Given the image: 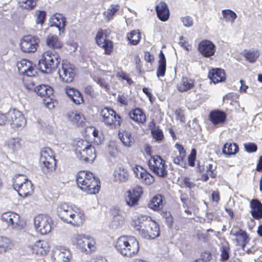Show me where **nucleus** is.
Masks as SVG:
<instances>
[{
  "instance_id": "4d7b16f0",
  "label": "nucleus",
  "mask_w": 262,
  "mask_h": 262,
  "mask_svg": "<svg viewBox=\"0 0 262 262\" xmlns=\"http://www.w3.org/2000/svg\"><path fill=\"white\" fill-rule=\"evenodd\" d=\"M72 101L76 104H80L83 102V97L80 92L78 91L76 92L75 95L71 99Z\"/></svg>"
},
{
  "instance_id": "8fccbe9b",
  "label": "nucleus",
  "mask_w": 262,
  "mask_h": 262,
  "mask_svg": "<svg viewBox=\"0 0 262 262\" xmlns=\"http://www.w3.org/2000/svg\"><path fill=\"white\" fill-rule=\"evenodd\" d=\"M19 6L23 8L30 10L36 5V0H18Z\"/></svg>"
},
{
  "instance_id": "20e7f679",
  "label": "nucleus",
  "mask_w": 262,
  "mask_h": 262,
  "mask_svg": "<svg viewBox=\"0 0 262 262\" xmlns=\"http://www.w3.org/2000/svg\"><path fill=\"white\" fill-rule=\"evenodd\" d=\"M71 243L81 252L91 253L96 249V241L94 238L84 234L78 232L73 233Z\"/></svg>"
},
{
  "instance_id": "f704fd0d",
  "label": "nucleus",
  "mask_w": 262,
  "mask_h": 262,
  "mask_svg": "<svg viewBox=\"0 0 262 262\" xmlns=\"http://www.w3.org/2000/svg\"><path fill=\"white\" fill-rule=\"evenodd\" d=\"M46 44L48 47L52 49H60L62 46V42L59 40L57 36L52 34L47 37Z\"/></svg>"
},
{
  "instance_id": "680f3d73",
  "label": "nucleus",
  "mask_w": 262,
  "mask_h": 262,
  "mask_svg": "<svg viewBox=\"0 0 262 262\" xmlns=\"http://www.w3.org/2000/svg\"><path fill=\"white\" fill-rule=\"evenodd\" d=\"M52 96L43 98V103L49 109H52L54 107V103L52 101Z\"/></svg>"
},
{
  "instance_id": "603ef678",
  "label": "nucleus",
  "mask_w": 262,
  "mask_h": 262,
  "mask_svg": "<svg viewBox=\"0 0 262 262\" xmlns=\"http://www.w3.org/2000/svg\"><path fill=\"white\" fill-rule=\"evenodd\" d=\"M185 157L186 155L181 152L180 155L173 158V161L176 164L179 165L181 167H184L186 165V163L184 161Z\"/></svg>"
},
{
  "instance_id": "39448f33",
  "label": "nucleus",
  "mask_w": 262,
  "mask_h": 262,
  "mask_svg": "<svg viewBox=\"0 0 262 262\" xmlns=\"http://www.w3.org/2000/svg\"><path fill=\"white\" fill-rule=\"evenodd\" d=\"M58 54L55 51H47L38 61V67L43 73H49L55 69L59 64Z\"/></svg>"
},
{
  "instance_id": "dca6fc26",
  "label": "nucleus",
  "mask_w": 262,
  "mask_h": 262,
  "mask_svg": "<svg viewBox=\"0 0 262 262\" xmlns=\"http://www.w3.org/2000/svg\"><path fill=\"white\" fill-rule=\"evenodd\" d=\"M58 74L62 81L72 82L75 76V67L73 64L63 61L62 63L61 68L58 71Z\"/></svg>"
},
{
  "instance_id": "de8ad7c7",
  "label": "nucleus",
  "mask_w": 262,
  "mask_h": 262,
  "mask_svg": "<svg viewBox=\"0 0 262 262\" xmlns=\"http://www.w3.org/2000/svg\"><path fill=\"white\" fill-rule=\"evenodd\" d=\"M120 6L119 5H111L107 10L104 12V16L108 20L112 19L114 15L119 10Z\"/></svg>"
},
{
  "instance_id": "412c9836",
  "label": "nucleus",
  "mask_w": 262,
  "mask_h": 262,
  "mask_svg": "<svg viewBox=\"0 0 262 262\" xmlns=\"http://www.w3.org/2000/svg\"><path fill=\"white\" fill-rule=\"evenodd\" d=\"M198 49L202 55L209 57L214 55L215 52V46L210 40L205 39L199 43Z\"/></svg>"
},
{
  "instance_id": "e2e57ef3",
  "label": "nucleus",
  "mask_w": 262,
  "mask_h": 262,
  "mask_svg": "<svg viewBox=\"0 0 262 262\" xmlns=\"http://www.w3.org/2000/svg\"><path fill=\"white\" fill-rule=\"evenodd\" d=\"M133 170L136 177H137L139 179L145 170V169L143 168L141 166L137 165L134 167Z\"/></svg>"
},
{
  "instance_id": "69168bd1",
  "label": "nucleus",
  "mask_w": 262,
  "mask_h": 262,
  "mask_svg": "<svg viewBox=\"0 0 262 262\" xmlns=\"http://www.w3.org/2000/svg\"><path fill=\"white\" fill-rule=\"evenodd\" d=\"M183 182L185 186L189 189L194 188L195 184L192 182L189 178L185 177L183 180Z\"/></svg>"
},
{
  "instance_id": "49530a36",
  "label": "nucleus",
  "mask_w": 262,
  "mask_h": 262,
  "mask_svg": "<svg viewBox=\"0 0 262 262\" xmlns=\"http://www.w3.org/2000/svg\"><path fill=\"white\" fill-rule=\"evenodd\" d=\"M222 13L223 18L226 21L231 22V23H233L237 17L236 14L230 9H224L222 10Z\"/></svg>"
},
{
  "instance_id": "0e129e2a",
  "label": "nucleus",
  "mask_w": 262,
  "mask_h": 262,
  "mask_svg": "<svg viewBox=\"0 0 262 262\" xmlns=\"http://www.w3.org/2000/svg\"><path fill=\"white\" fill-rule=\"evenodd\" d=\"M78 91V90L70 86H66L65 88V92L71 99L75 95L76 92H77Z\"/></svg>"
},
{
  "instance_id": "0eeeda50",
  "label": "nucleus",
  "mask_w": 262,
  "mask_h": 262,
  "mask_svg": "<svg viewBox=\"0 0 262 262\" xmlns=\"http://www.w3.org/2000/svg\"><path fill=\"white\" fill-rule=\"evenodd\" d=\"M13 187L18 194L23 197L30 195L33 192L32 182L23 174H16L12 179Z\"/></svg>"
},
{
  "instance_id": "bf43d9fd",
  "label": "nucleus",
  "mask_w": 262,
  "mask_h": 262,
  "mask_svg": "<svg viewBox=\"0 0 262 262\" xmlns=\"http://www.w3.org/2000/svg\"><path fill=\"white\" fill-rule=\"evenodd\" d=\"M179 45L186 50L189 51L191 50V46L188 43L186 38H184L183 36L180 37L179 42Z\"/></svg>"
},
{
  "instance_id": "7c9ffc66",
  "label": "nucleus",
  "mask_w": 262,
  "mask_h": 262,
  "mask_svg": "<svg viewBox=\"0 0 262 262\" xmlns=\"http://www.w3.org/2000/svg\"><path fill=\"white\" fill-rule=\"evenodd\" d=\"M194 86V80L186 77H183L177 85L178 90L181 92H186Z\"/></svg>"
},
{
  "instance_id": "052dcab7",
  "label": "nucleus",
  "mask_w": 262,
  "mask_h": 262,
  "mask_svg": "<svg viewBox=\"0 0 262 262\" xmlns=\"http://www.w3.org/2000/svg\"><path fill=\"white\" fill-rule=\"evenodd\" d=\"M246 150L249 153L255 152L257 147L256 145L253 143H248L244 144Z\"/></svg>"
},
{
  "instance_id": "c03bdc74",
  "label": "nucleus",
  "mask_w": 262,
  "mask_h": 262,
  "mask_svg": "<svg viewBox=\"0 0 262 262\" xmlns=\"http://www.w3.org/2000/svg\"><path fill=\"white\" fill-rule=\"evenodd\" d=\"M127 38L132 45H137L140 39V33L137 30H133L127 34Z\"/></svg>"
},
{
  "instance_id": "f8f14e48",
  "label": "nucleus",
  "mask_w": 262,
  "mask_h": 262,
  "mask_svg": "<svg viewBox=\"0 0 262 262\" xmlns=\"http://www.w3.org/2000/svg\"><path fill=\"white\" fill-rule=\"evenodd\" d=\"M148 166L150 169L159 177L164 178L167 175L165 161L159 156L151 157L148 160Z\"/></svg>"
},
{
  "instance_id": "4468645a",
  "label": "nucleus",
  "mask_w": 262,
  "mask_h": 262,
  "mask_svg": "<svg viewBox=\"0 0 262 262\" xmlns=\"http://www.w3.org/2000/svg\"><path fill=\"white\" fill-rule=\"evenodd\" d=\"M91 77L100 87L104 88L106 91L110 90V82L112 79V75L110 71L99 70L95 71Z\"/></svg>"
},
{
  "instance_id": "aec40b11",
  "label": "nucleus",
  "mask_w": 262,
  "mask_h": 262,
  "mask_svg": "<svg viewBox=\"0 0 262 262\" xmlns=\"http://www.w3.org/2000/svg\"><path fill=\"white\" fill-rule=\"evenodd\" d=\"M17 67L20 74L27 76H33L36 73L32 62L26 59H21L18 62Z\"/></svg>"
},
{
  "instance_id": "9b49d317",
  "label": "nucleus",
  "mask_w": 262,
  "mask_h": 262,
  "mask_svg": "<svg viewBox=\"0 0 262 262\" xmlns=\"http://www.w3.org/2000/svg\"><path fill=\"white\" fill-rule=\"evenodd\" d=\"M53 224L52 218L46 214H38L34 219V225L36 231L42 235L47 234L51 232Z\"/></svg>"
},
{
  "instance_id": "13d9d810",
  "label": "nucleus",
  "mask_w": 262,
  "mask_h": 262,
  "mask_svg": "<svg viewBox=\"0 0 262 262\" xmlns=\"http://www.w3.org/2000/svg\"><path fill=\"white\" fill-rule=\"evenodd\" d=\"M215 168L216 167H214L212 164H209L206 166V172L212 178H215L216 177V173L214 172Z\"/></svg>"
},
{
  "instance_id": "f3484780",
  "label": "nucleus",
  "mask_w": 262,
  "mask_h": 262,
  "mask_svg": "<svg viewBox=\"0 0 262 262\" xmlns=\"http://www.w3.org/2000/svg\"><path fill=\"white\" fill-rule=\"evenodd\" d=\"M1 219L9 228L17 230L21 228L19 215L14 212L8 211L3 213Z\"/></svg>"
},
{
  "instance_id": "6ab92c4d",
  "label": "nucleus",
  "mask_w": 262,
  "mask_h": 262,
  "mask_svg": "<svg viewBox=\"0 0 262 262\" xmlns=\"http://www.w3.org/2000/svg\"><path fill=\"white\" fill-rule=\"evenodd\" d=\"M142 193L141 187L135 188L128 190L125 195L126 204L129 207H134L138 203V201Z\"/></svg>"
},
{
  "instance_id": "3c124183",
  "label": "nucleus",
  "mask_w": 262,
  "mask_h": 262,
  "mask_svg": "<svg viewBox=\"0 0 262 262\" xmlns=\"http://www.w3.org/2000/svg\"><path fill=\"white\" fill-rule=\"evenodd\" d=\"M139 180L146 185H150L154 182L155 178L145 170Z\"/></svg>"
},
{
  "instance_id": "cd10ccee",
  "label": "nucleus",
  "mask_w": 262,
  "mask_h": 262,
  "mask_svg": "<svg viewBox=\"0 0 262 262\" xmlns=\"http://www.w3.org/2000/svg\"><path fill=\"white\" fill-rule=\"evenodd\" d=\"M208 77L214 83L224 81L226 79L224 70L219 68L213 69L210 71L208 74Z\"/></svg>"
},
{
  "instance_id": "c756f323",
  "label": "nucleus",
  "mask_w": 262,
  "mask_h": 262,
  "mask_svg": "<svg viewBox=\"0 0 262 262\" xmlns=\"http://www.w3.org/2000/svg\"><path fill=\"white\" fill-rule=\"evenodd\" d=\"M251 211L252 216L257 220L262 218V204L257 199H253L251 202Z\"/></svg>"
},
{
  "instance_id": "864d4df0",
  "label": "nucleus",
  "mask_w": 262,
  "mask_h": 262,
  "mask_svg": "<svg viewBox=\"0 0 262 262\" xmlns=\"http://www.w3.org/2000/svg\"><path fill=\"white\" fill-rule=\"evenodd\" d=\"M36 22L37 24H40L41 26L43 24L46 13L45 11H37L36 12Z\"/></svg>"
},
{
  "instance_id": "1a4fd4ad",
  "label": "nucleus",
  "mask_w": 262,
  "mask_h": 262,
  "mask_svg": "<svg viewBox=\"0 0 262 262\" xmlns=\"http://www.w3.org/2000/svg\"><path fill=\"white\" fill-rule=\"evenodd\" d=\"M84 220L85 215L83 210L73 205L61 221L65 223L78 227L81 226Z\"/></svg>"
},
{
  "instance_id": "e433bc0d",
  "label": "nucleus",
  "mask_w": 262,
  "mask_h": 262,
  "mask_svg": "<svg viewBox=\"0 0 262 262\" xmlns=\"http://www.w3.org/2000/svg\"><path fill=\"white\" fill-rule=\"evenodd\" d=\"M124 218L121 214L120 211L114 215L111 223L110 225L111 228L116 230L120 228L124 223Z\"/></svg>"
},
{
  "instance_id": "5701e85b",
  "label": "nucleus",
  "mask_w": 262,
  "mask_h": 262,
  "mask_svg": "<svg viewBox=\"0 0 262 262\" xmlns=\"http://www.w3.org/2000/svg\"><path fill=\"white\" fill-rule=\"evenodd\" d=\"M29 247L31 249L33 253L38 255H45L50 249L48 243L44 240H39L33 246Z\"/></svg>"
},
{
  "instance_id": "c85d7f7f",
  "label": "nucleus",
  "mask_w": 262,
  "mask_h": 262,
  "mask_svg": "<svg viewBox=\"0 0 262 262\" xmlns=\"http://www.w3.org/2000/svg\"><path fill=\"white\" fill-rule=\"evenodd\" d=\"M51 26L57 27L59 31L63 32L66 20L64 17L61 14H55L52 16L50 19Z\"/></svg>"
},
{
  "instance_id": "ea45409f",
  "label": "nucleus",
  "mask_w": 262,
  "mask_h": 262,
  "mask_svg": "<svg viewBox=\"0 0 262 262\" xmlns=\"http://www.w3.org/2000/svg\"><path fill=\"white\" fill-rule=\"evenodd\" d=\"M13 247L11 240L6 237H0V253H4L11 250Z\"/></svg>"
},
{
  "instance_id": "a211bd4d",
  "label": "nucleus",
  "mask_w": 262,
  "mask_h": 262,
  "mask_svg": "<svg viewBox=\"0 0 262 262\" xmlns=\"http://www.w3.org/2000/svg\"><path fill=\"white\" fill-rule=\"evenodd\" d=\"M39 41L37 37L31 35L25 36L20 41L21 49L25 53L34 52L38 46Z\"/></svg>"
},
{
  "instance_id": "5fc2aeb1",
  "label": "nucleus",
  "mask_w": 262,
  "mask_h": 262,
  "mask_svg": "<svg viewBox=\"0 0 262 262\" xmlns=\"http://www.w3.org/2000/svg\"><path fill=\"white\" fill-rule=\"evenodd\" d=\"M151 134L157 141H161L164 138V135L161 129L156 128L151 131Z\"/></svg>"
},
{
  "instance_id": "6e6552de",
  "label": "nucleus",
  "mask_w": 262,
  "mask_h": 262,
  "mask_svg": "<svg viewBox=\"0 0 262 262\" xmlns=\"http://www.w3.org/2000/svg\"><path fill=\"white\" fill-rule=\"evenodd\" d=\"M40 164L42 171L46 174H51L55 169V159L50 148H45L41 151Z\"/></svg>"
},
{
  "instance_id": "f03ea898",
  "label": "nucleus",
  "mask_w": 262,
  "mask_h": 262,
  "mask_svg": "<svg viewBox=\"0 0 262 262\" xmlns=\"http://www.w3.org/2000/svg\"><path fill=\"white\" fill-rule=\"evenodd\" d=\"M76 182L78 187L88 194H96L100 190L99 179L89 171H79L76 174Z\"/></svg>"
},
{
  "instance_id": "ddd939ff",
  "label": "nucleus",
  "mask_w": 262,
  "mask_h": 262,
  "mask_svg": "<svg viewBox=\"0 0 262 262\" xmlns=\"http://www.w3.org/2000/svg\"><path fill=\"white\" fill-rule=\"evenodd\" d=\"M7 122L14 129H21L25 127L26 120L23 114L16 109L10 110L7 113Z\"/></svg>"
},
{
  "instance_id": "338daca9",
  "label": "nucleus",
  "mask_w": 262,
  "mask_h": 262,
  "mask_svg": "<svg viewBox=\"0 0 262 262\" xmlns=\"http://www.w3.org/2000/svg\"><path fill=\"white\" fill-rule=\"evenodd\" d=\"M89 262H108L107 259L102 256H96L92 258Z\"/></svg>"
},
{
  "instance_id": "bb28decb",
  "label": "nucleus",
  "mask_w": 262,
  "mask_h": 262,
  "mask_svg": "<svg viewBox=\"0 0 262 262\" xmlns=\"http://www.w3.org/2000/svg\"><path fill=\"white\" fill-rule=\"evenodd\" d=\"M156 10L159 19L165 21L169 18V11L167 4L164 2H160L156 6Z\"/></svg>"
},
{
  "instance_id": "72a5a7b5",
  "label": "nucleus",
  "mask_w": 262,
  "mask_h": 262,
  "mask_svg": "<svg viewBox=\"0 0 262 262\" xmlns=\"http://www.w3.org/2000/svg\"><path fill=\"white\" fill-rule=\"evenodd\" d=\"M163 206V196L161 194H157L155 195L148 203V207L156 211L160 210L162 208Z\"/></svg>"
},
{
  "instance_id": "37998d69",
  "label": "nucleus",
  "mask_w": 262,
  "mask_h": 262,
  "mask_svg": "<svg viewBox=\"0 0 262 262\" xmlns=\"http://www.w3.org/2000/svg\"><path fill=\"white\" fill-rule=\"evenodd\" d=\"M238 151V147L236 144L227 143H226L223 149V152L228 155H235Z\"/></svg>"
},
{
  "instance_id": "4c0bfd02",
  "label": "nucleus",
  "mask_w": 262,
  "mask_h": 262,
  "mask_svg": "<svg viewBox=\"0 0 262 262\" xmlns=\"http://www.w3.org/2000/svg\"><path fill=\"white\" fill-rule=\"evenodd\" d=\"M68 117L70 121L77 124L78 126H82L85 120L83 116L77 111H73L69 113L68 115Z\"/></svg>"
},
{
  "instance_id": "6e6d98bb",
  "label": "nucleus",
  "mask_w": 262,
  "mask_h": 262,
  "mask_svg": "<svg viewBox=\"0 0 262 262\" xmlns=\"http://www.w3.org/2000/svg\"><path fill=\"white\" fill-rule=\"evenodd\" d=\"M181 20L183 25L186 27H190L193 24V19L189 16H185L181 18Z\"/></svg>"
},
{
  "instance_id": "f257e3e1",
  "label": "nucleus",
  "mask_w": 262,
  "mask_h": 262,
  "mask_svg": "<svg viewBox=\"0 0 262 262\" xmlns=\"http://www.w3.org/2000/svg\"><path fill=\"white\" fill-rule=\"evenodd\" d=\"M132 226L141 236L146 239H154L160 235L158 224L146 215L138 216L133 221Z\"/></svg>"
},
{
  "instance_id": "a18cd8bd",
  "label": "nucleus",
  "mask_w": 262,
  "mask_h": 262,
  "mask_svg": "<svg viewBox=\"0 0 262 262\" xmlns=\"http://www.w3.org/2000/svg\"><path fill=\"white\" fill-rule=\"evenodd\" d=\"M230 247L228 243L223 244L220 248L221 260L223 261L227 260L230 257Z\"/></svg>"
},
{
  "instance_id": "79ce46f5",
  "label": "nucleus",
  "mask_w": 262,
  "mask_h": 262,
  "mask_svg": "<svg viewBox=\"0 0 262 262\" xmlns=\"http://www.w3.org/2000/svg\"><path fill=\"white\" fill-rule=\"evenodd\" d=\"M120 138L125 146H131L134 142V139L132 137L131 133L128 131L123 132L121 134V136H120Z\"/></svg>"
},
{
  "instance_id": "a878e982",
  "label": "nucleus",
  "mask_w": 262,
  "mask_h": 262,
  "mask_svg": "<svg viewBox=\"0 0 262 262\" xmlns=\"http://www.w3.org/2000/svg\"><path fill=\"white\" fill-rule=\"evenodd\" d=\"M230 234L236 237L235 240L237 245L241 246L244 249L246 245L249 242V238L246 231L243 230H239L237 231H234L231 230Z\"/></svg>"
},
{
  "instance_id": "2eb2a0df",
  "label": "nucleus",
  "mask_w": 262,
  "mask_h": 262,
  "mask_svg": "<svg viewBox=\"0 0 262 262\" xmlns=\"http://www.w3.org/2000/svg\"><path fill=\"white\" fill-rule=\"evenodd\" d=\"M72 255L70 250L64 246L54 247L52 251L53 262H70Z\"/></svg>"
},
{
  "instance_id": "2f4dec72",
  "label": "nucleus",
  "mask_w": 262,
  "mask_h": 262,
  "mask_svg": "<svg viewBox=\"0 0 262 262\" xmlns=\"http://www.w3.org/2000/svg\"><path fill=\"white\" fill-rule=\"evenodd\" d=\"M35 92L42 98L53 96V89L50 86L45 84L37 86L35 89Z\"/></svg>"
},
{
  "instance_id": "4be33fe9",
  "label": "nucleus",
  "mask_w": 262,
  "mask_h": 262,
  "mask_svg": "<svg viewBox=\"0 0 262 262\" xmlns=\"http://www.w3.org/2000/svg\"><path fill=\"white\" fill-rule=\"evenodd\" d=\"M97 45L104 49L105 54H110L113 50V42L106 39V36L102 30L97 32L96 38Z\"/></svg>"
},
{
  "instance_id": "9d476101",
  "label": "nucleus",
  "mask_w": 262,
  "mask_h": 262,
  "mask_svg": "<svg viewBox=\"0 0 262 262\" xmlns=\"http://www.w3.org/2000/svg\"><path fill=\"white\" fill-rule=\"evenodd\" d=\"M102 122L106 126L117 128L120 126L121 118L114 110L110 107H104L100 112Z\"/></svg>"
},
{
  "instance_id": "423d86ee",
  "label": "nucleus",
  "mask_w": 262,
  "mask_h": 262,
  "mask_svg": "<svg viewBox=\"0 0 262 262\" xmlns=\"http://www.w3.org/2000/svg\"><path fill=\"white\" fill-rule=\"evenodd\" d=\"M75 153L78 159L85 162H92L96 157L94 147L84 140L77 142Z\"/></svg>"
},
{
  "instance_id": "473e14b6",
  "label": "nucleus",
  "mask_w": 262,
  "mask_h": 262,
  "mask_svg": "<svg viewBox=\"0 0 262 262\" xmlns=\"http://www.w3.org/2000/svg\"><path fill=\"white\" fill-rule=\"evenodd\" d=\"M129 116L136 122L144 123L146 121V116L143 112L139 108H136L129 112Z\"/></svg>"
},
{
  "instance_id": "a19ab883",
  "label": "nucleus",
  "mask_w": 262,
  "mask_h": 262,
  "mask_svg": "<svg viewBox=\"0 0 262 262\" xmlns=\"http://www.w3.org/2000/svg\"><path fill=\"white\" fill-rule=\"evenodd\" d=\"M7 146L11 151H16L21 147V139L19 138L9 139L7 141Z\"/></svg>"
},
{
  "instance_id": "58836bf2",
  "label": "nucleus",
  "mask_w": 262,
  "mask_h": 262,
  "mask_svg": "<svg viewBox=\"0 0 262 262\" xmlns=\"http://www.w3.org/2000/svg\"><path fill=\"white\" fill-rule=\"evenodd\" d=\"M73 205L68 203H61L57 205L56 207V214L62 220L67 212L71 209Z\"/></svg>"
},
{
  "instance_id": "c9c22d12",
  "label": "nucleus",
  "mask_w": 262,
  "mask_h": 262,
  "mask_svg": "<svg viewBox=\"0 0 262 262\" xmlns=\"http://www.w3.org/2000/svg\"><path fill=\"white\" fill-rule=\"evenodd\" d=\"M166 59L163 52L161 51L159 54V60L158 61V68L157 71V76L158 77H163L166 71Z\"/></svg>"
},
{
  "instance_id": "774afa93",
  "label": "nucleus",
  "mask_w": 262,
  "mask_h": 262,
  "mask_svg": "<svg viewBox=\"0 0 262 262\" xmlns=\"http://www.w3.org/2000/svg\"><path fill=\"white\" fill-rule=\"evenodd\" d=\"M144 59L146 61L151 63L154 60V56L149 52H146L144 53Z\"/></svg>"
},
{
  "instance_id": "7ed1b4c3",
  "label": "nucleus",
  "mask_w": 262,
  "mask_h": 262,
  "mask_svg": "<svg viewBox=\"0 0 262 262\" xmlns=\"http://www.w3.org/2000/svg\"><path fill=\"white\" fill-rule=\"evenodd\" d=\"M117 251L123 256H135L140 249L137 239L132 236L123 235L118 238L115 245Z\"/></svg>"
},
{
  "instance_id": "b1692460",
  "label": "nucleus",
  "mask_w": 262,
  "mask_h": 262,
  "mask_svg": "<svg viewBox=\"0 0 262 262\" xmlns=\"http://www.w3.org/2000/svg\"><path fill=\"white\" fill-rule=\"evenodd\" d=\"M114 180L117 183H123L127 181L129 173L125 167L122 166H117L114 171Z\"/></svg>"
},
{
  "instance_id": "09e8293b",
  "label": "nucleus",
  "mask_w": 262,
  "mask_h": 262,
  "mask_svg": "<svg viewBox=\"0 0 262 262\" xmlns=\"http://www.w3.org/2000/svg\"><path fill=\"white\" fill-rule=\"evenodd\" d=\"M259 56L258 51L249 50L245 52V57L250 62H254Z\"/></svg>"
},
{
  "instance_id": "393cba45",
  "label": "nucleus",
  "mask_w": 262,
  "mask_h": 262,
  "mask_svg": "<svg viewBox=\"0 0 262 262\" xmlns=\"http://www.w3.org/2000/svg\"><path fill=\"white\" fill-rule=\"evenodd\" d=\"M209 119L214 125L223 124L226 121V115L223 111L214 110L210 113Z\"/></svg>"
}]
</instances>
